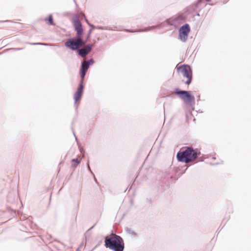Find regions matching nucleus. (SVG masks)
Wrapping results in <instances>:
<instances>
[{"instance_id":"obj_1","label":"nucleus","mask_w":251,"mask_h":251,"mask_svg":"<svg viewBox=\"0 0 251 251\" xmlns=\"http://www.w3.org/2000/svg\"><path fill=\"white\" fill-rule=\"evenodd\" d=\"M199 153L191 147H185L177 152L176 157L178 161L185 163L195 161Z\"/></svg>"},{"instance_id":"obj_2","label":"nucleus","mask_w":251,"mask_h":251,"mask_svg":"<svg viewBox=\"0 0 251 251\" xmlns=\"http://www.w3.org/2000/svg\"><path fill=\"white\" fill-rule=\"evenodd\" d=\"M105 246L114 251H123L124 249L122 238L113 233L105 237Z\"/></svg>"},{"instance_id":"obj_3","label":"nucleus","mask_w":251,"mask_h":251,"mask_svg":"<svg viewBox=\"0 0 251 251\" xmlns=\"http://www.w3.org/2000/svg\"><path fill=\"white\" fill-rule=\"evenodd\" d=\"M178 74L182 76V81L187 85H189L192 79V72L190 67L187 65L176 66Z\"/></svg>"},{"instance_id":"obj_4","label":"nucleus","mask_w":251,"mask_h":251,"mask_svg":"<svg viewBox=\"0 0 251 251\" xmlns=\"http://www.w3.org/2000/svg\"><path fill=\"white\" fill-rule=\"evenodd\" d=\"M85 42L82 40V36H77V39H71L67 41L65 44L66 47L72 50H76L83 46Z\"/></svg>"},{"instance_id":"obj_5","label":"nucleus","mask_w":251,"mask_h":251,"mask_svg":"<svg viewBox=\"0 0 251 251\" xmlns=\"http://www.w3.org/2000/svg\"><path fill=\"white\" fill-rule=\"evenodd\" d=\"M175 93L185 103L190 104L195 101V97L190 95L188 91H182L176 88L175 89Z\"/></svg>"},{"instance_id":"obj_6","label":"nucleus","mask_w":251,"mask_h":251,"mask_svg":"<svg viewBox=\"0 0 251 251\" xmlns=\"http://www.w3.org/2000/svg\"><path fill=\"white\" fill-rule=\"evenodd\" d=\"M190 32V28L188 24H185L181 26L179 30V38L183 42H185L189 33Z\"/></svg>"},{"instance_id":"obj_7","label":"nucleus","mask_w":251,"mask_h":251,"mask_svg":"<svg viewBox=\"0 0 251 251\" xmlns=\"http://www.w3.org/2000/svg\"><path fill=\"white\" fill-rule=\"evenodd\" d=\"M73 23L75 30L77 31V36H82L83 34V29L80 22L76 18L73 20Z\"/></svg>"},{"instance_id":"obj_8","label":"nucleus","mask_w":251,"mask_h":251,"mask_svg":"<svg viewBox=\"0 0 251 251\" xmlns=\"http://www.w3.org/2000/svg\"><path fill=\"white\" fill-rule=\"evenodd\" d=\"M89 67V63L88 61L84 60L82 63L81 70H80V76L83 81L86 73Z\"/></svg>"},{"instance_id":"obj_9","label":"nucleus","mask_w":251,"mask_h":251,"mask_svg":"<svg viewBox=\"0 0 251 251\" xmlns=\"http://www.w3.org/2000/svg\"><path fill=\"white\" fill-rule=\"evenodd\" d=\"M83 86L81 83L79 85L76 92L75 93L74 95L75 100L76 102L80 100L83 92Z\"/></svg>"},{"instance_id":"obj_10","label":"nucleus","mask_w":251,"mask_h":251,"mask_svg":"<svg viewBox=\"0 0 251 251\" xmlns=\"http://www.w3.org/2000/svg\"><path fill=\"white\" fill-rule=\"evenodd\" d=\"M91 50V46L90 45H87L84 48L79 50L78 53L80 56L83 57H85L86 55L90 52Z\"/></svg>"},{"instance_id":"obj_11","label":"nucleus","mask_w":251,"mask_h":251,"mask_svg":"<svg viewBox=\"0 0 251 251\" xmlns=\"http://www.w3.org/2000/svg\"><path fill=\"white\" fill-rule=\"evenodd\" d=\"M72 161L75 162V164L74 165V166H75V167L77 166L79 163V162H80V160H78L77 158V159H73Z\"/></svg>"},{"instance_id":"obj_12","label":"nucleus","mask_w":251,"mask_h":251,"mask_svg":"<svg viewBox=\"0 0 251 251\" xmlns=\"http://www.w3.org/2000/svg\"><path fill=\"white\" fill-rule=\"evenodd\" d=\"M47 20L50 22V24L51 25L52 24V19L51 17H49Z\"/></svg>"},{"instance_id":"obj_13","label":"nucleus","mask_w":251,"mask_h":251,"mask_svg":"<svg viewBox=\"0 0 251 251\" xmlns=\"http://www.w3.org/2000/svg\"><path fill=\"white\" fill-rule=\"evenodd\" d=\"M88 62H89V64H90V63H93V60H92V59H91V60H90L89 61H88Z\"/></svg>"},{"instance_id":"obj_14","label":"nucleus","mask_w":251,"mask_h":251,"mask_svg":"<svg viewBox=\"0 0 251 251\" xmlns=\"http://www.w3.org/2000/svg\"><path fill=\"white\" fill-rule=\"evenodd\" d=\"M207 1H209V0H207Z\"/></svg>"}]
</instances>
